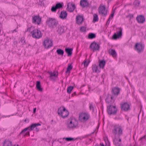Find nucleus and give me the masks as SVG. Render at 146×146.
<instances>
[{
  "mask_svg": "<svg viewBox=\"0 0 146 146\" xmlns=\"http://www.w3.org/2000/svg\"><path fill=\"white\" fill-rule=\"evenodd\" d=\"M113 133L115 136L120 137L123 134V129L121 126L118 125H115L112 130Z\"/></svg>",
  "mask_w": 146,
  "mask_h": 146,
  "instance_id": "1",
  "label": "nucleus"
},
{
  "mask_svg": "<svg viewBox=\"0 0 146 146\" xmlns=\"http://www.w3.org/2000/svg\"><path fill=\"white\" fill-rule=\"evenodd\" d=\"M46 23L49 27L53 29L58 24V21L54 18H49L46 20Z\"/></svg>",
  "mask_w": 146,
  "mask_h": 146,
  "instance_id": "2",
  "label": "nucleus"
},
{
  "mask_svg": "<svg viewBox=\"0 0 146 146\" xmlns=\"http://www.w3.org/2000/svg\"><path fill=\"white\" fill-rule=\"evenodd\" d=\"M78 125V122L74 118H70L68 121L67 127L70 129H73L76 128Z\"/></svg>",
  "mask_w": 146,
  "mask_h": 146,
  "instance_id": "3",
  "label": "nucleus"
},
{
  "mask_svg": "<svg viewBox=\"0 0 146 146\" xmlns=\"http://www.w3.org/2000/svg\"><path fill=\"white\" fill-rule=\"evenodd\" d=\"M58 115L63 118L67 117L69 114L68 112L64 107L59 108L58 110Z\"/></svg>",
  "mask_w": 146,
  "mask_h": 146,
  "instance_id": "4",
  "label": "nucleus"
},
{
  "mask_svg": "<svg viewBox=\"0 0 146 146\" xmlns=\"http://www.w3.org/2000/svg\"><path fill=\"white\" fill-rule=\"evenodd\" d=\"M117 109L116 106L109 105L107 106V111L108 115H115L117 113Z\"/></svg>",
  "mask_w": 146,
  "mask_h": 146,
  "instance_id": "5",
  "label": "nucleus"
},
{
  "mask_svg": "<svg viewBox=\"0 0 146 146\" xmlns=\"http://www.w3.org/2000/svg\"><path fill=\"white\" fill-rule=\"evenodd\" d=\"M89 117L88 113L85 112H82L79 114L78 119L82 122H84L87 121Z\"/></svg>",
  "mask_w": 146,
  "mask_h": 146,
  "instance_id": "6",
  "label": "nucleus"
},
{
  "mask_svg": "<svg viewBox=\"0 0 146 146\" xmlns=\"http://www.w3.org/2000/svg\"><path fill=\"white\" fill-rule=\"evenodd\" d=\"M98 11L100 14L103 16H106L107 14V10H106L104 5H101L98 9Z\"/></svg>",
  "mask_w": 146,
  "mask_h": 146,
  "instance_id": "7",
  "label": "nucleus"
},
{
  "mask_svg": "<svg viewBox=\"0 0 146 146\" xmlns=\"http://www.w3.org/2000/svg\"><path fill=\"white\" fill-rule=\"evenodd\" d=\"M114 98V97L111 95L108 94L105 99L106 103L110 105L112 104L115 102V99Z\"/></svg>",
  "mask_w": 146,
  "mask_h": 146,
  "instance_id": "8",
  "label": "nucleus"
},
{
  "mask_svg": "<svg viewBox=\"0 0 146 146\" xmlns=\"http://www.w3.org/2000/svg\"><path fill=\"white\" fill-rule=\"evenodd\" d=\"M120 108L121 110L124 111H127L130 110V106L127 102L121 103Z\"/></svg>",
  "mask_w": 146,
  "mask_h": 146,
  "instance_id": "9",
  "label": "nucleus"
},
{
  "mask_svg": "<svg viewBox=\"0 0 146 146\" xmlns=\"http://www.w3.org/2000/svg\"><path fill=\"white\" fill-rule=\"evenodd\" d=\"M31 33L33 37L36 38H39L42 36L40 31L36 29L33 30Z\"/></svg>",
  "mask_w": 146,
  "mask_h": 146,
  "instance_id": "10",
  "label": "nucleus"
},
{
  "mask_svg": "<svg viewBox=\"0 0 146 146\" xmlns=\"http://www.w3.org/2000/svg\"><path fill=\"white\" fill-rule=\"evenodd\" d=\"M76 8V7L74 3L69 2L67 4L66 9L70 12H73Z\"/></svg>",
  "mask_w": 146,
  "mask_h": 146,
  "instance_id": "11",
  "label": "nucleus"
},
{
  "mask_svg": "<svg viewBox=\"0 0 146 146\" xmlns=\"http://www.w3.org/2000/svg\"><path fill=\"white\" fill-rule=\"evenodd\" d=\"M41 19L39 15L34 16L32 17V22L33 24H36L38 25H40L41 22Z\"/></svg>",
  "mask_w": 146,
  "mask_h": 146,
  "instance_id": "12",
  "label": "nucleus"
},
{
  "mask_svg": "<svg viewBox=\"0 0 146 146\" xmlns=\"http://www.w3.org/2000/svg\"><path fill=\"white\" fill-rule=\"evenodd\" d=\"M119 29V31L117 32L116 33H114L112 37V39H116L122 36V29L121 28H120Z\"/></svg>",
  "mask_w": 146,
  "mask_h": 146,
  "instance_id": "13",
  "label": "nucleus"
},
{
  "mask_svg": "<svg viewBox=\"0 0 146 146\" xmlns=\"http://www.w3.org/2000/svg\"><path fill=\"white\" fill-rule=\"evenodd\" d=\"M120 89L118 88L114 87L113 88L111 91L112 95L114 97L117 96L119 93Z\"/></svg>",
  "mask_w": 146,
  "mask_h": 146,
  "instance_id": "14",
  "label": "nucleus"
},
{
  "mask_svg": "<svg viewBox=\"0 0 146 146\" xmlns=\"http://www.w3.org/2000/svg\"><path fill=\"white\" fill-rule=\"evenodd\" d=\"M48 73L50 75V80L54 82L55 81L57 77L58 74H56L55 72H48Z\"/></svg>",
  "mask_w": 146,
  "mask_h": 146,
  "instance_id": "15",
  "label": "nucleus"
},
{
  "mask_svg": "<svg viewBox=\"0 0 146 146\" xmlns=\"http://www.w3.org/2000/svg\"><path fill=\"white\" fill-rule=\"evenodd\" d=\"M64 29V27L63 26H58L56 30L58 34L60 35L64 33L65 32Z\"/></svg>",
  "mask_w": 146,
  "mask_h": 146,
  "instance_id": "16",
  "label": "nucleus"
},
{
  "mask_svg": "<svg viewBox=\"0 0 146 146\" xmlns=\"http://www.w3.org/2000/svg\"><path fill=\"white\" fill-rule=\"evenodd\" d=\"M121 139L120 137L117 138L115 136V138L113 139V143L116 146H118L120 144H121Z\"/></svg>",
  "mask_w": 146,
  "mask_h": 146,
  "instance_id": "17",
  "label": "nucleus"
},
{
  "mask_svg": "<svg viewBox=\"0 0 146 146\" xmlns=\"http://www.w3.org/2000/svg\"><path fill=\"white\" fill-rule=\"evenodd\" d=\"M53 44L52 41L48 38L45 39L43 42L44 46H52Z\"/></svg>",
  "mask_w": 146,
  "mask_h": 146,
  "instance_id": "18",
  "label": "nucleus"
},
{
  "mask_svg": "<svg viewBox=\"0 0 146 146\" xmlns=\"http://www.w3.org/2000/svg\"><path fill=\"white\" fill-rule=\"evenodd\" d=\"M83 19V16L80 15L77 16L76 17V23L78 25L81 24L82 23Z\"/></svg>",
  "mask_w": 146,
  "mask_h": 146,
  "instance_id": "19",
  "label": "nucleus"
},
{
  "mask_svg": "<svg viewBox=\"0 0 146 146\" xmlns=\"http://www.w3.org/2000/svg\"><path fill=\"white\" fill-rule=\"evenodd\" d=\"M88 2L86 0H81L80 1V5L83 8L88 7Z\"/></svg>",
  "mask_w": 146,
  "mask_h": 146,
  "instance_id": "20",
  "label": "nucleus"
},
{
  "mask_svg": "<svg viewBox=\"0 0 146 146\" xmlns=\"http://www.w3.org/2000/svg\"><path fill=\"white\" fill-rule=\"evenodd\" d=\"M67 13L65 11H61L60 12L59 17L62 19H65L66 18Z\"/></svg>",
  "mask_w": 146,
  "mask_h": 146,
  "instance_id": "21",
  "label": "nucleus"
},
{
  "mask_svg": "<svg viewBox=\"0 0 146 146\" xmlns=\"http://www.w3.org/2000/svg\"><path fill=\"white\" fill-rule=\"evenodd\" d=\"M73 50V48H65V50L68 56H71Z\"/></svg>",
  "mask_w": 146,
  "mask_h": 146,
  "instance_id": "22",
  "label": "nucleus"
},
{
  "mask_svg": "<svg viewBox=\"0 0 146 146\" xmlns=\"http://www.w3.org/2000/svg\"><path fill=\"white\" fill-rule=\"evenodd\" d=\"M134 49L138 53H140L143 51L144 46H134Z\"/></svg>",
  "mask_w": 146,
  "mask_h": 146,
  "instance_id": "23",
  "label": "nucleus"
},
{
  "mask_svg": "<svg viewBox=\"0 0 146 146\" xmlns=\"http://www.w3.org/2000/svg\"><path fill=\"white\" fill-rule=\"evenodd\" d=\"M41 124L38 123H33L31 124L29 127L28 130L29 131H32L34 130V128L38 126H40Z\"/></svg>",
  "mask_w": 146,
  "mask_h": 146,
  "instance_id": "24",
  "label": "nucleus"
},
{
  "mask_svg": "<svg viewBox=\"0 0 146 146\" xmlns=\"http://www.w3.org/2000/svg\"><path fill=\"white\" fill-rule=\"evenodd\" d=\"M136 19L138 22L139 23H143L145 21V18L143 16L140 15L137 16Z\"/></svg>",
  "mask_w": 146,
  "mask_h": 146,
  "instance_id": "25",
  "label": "nucleus"
},
{
  "mask_svg": "<svg viewBox=\"0 0 146 146\" xmlns=\"http://www.w3.org/2000/svg\"><path fill=\"white\" fill-rule=\"evenodd\" d=\"M12 142L9 140L5 139L3 143V146H12Z\"/></svg>",
  "mask_w": 146,
  "mask_h": 146,
  "instance_id": "26",
  "label": "nucleus"
},
{
  "mask_svg": "<svg viewBox=\"0 0 146 146\" xmlns=\"http://www.w3.org/2000/svg\"><path fill=\"white\" fill-rule=\"evenodd\" d=\"M36 89L40 92H42L43 90V89L41 87L40 82V81H37L36 84Z\"/></svg>",
  "mask_w": 146,
  "mask_h": 146,
  "instance_id": "27",
  "label": "nucleus"
},
{
  "mask_svg": "<svg viewBox=\"0 0 146 146\" xmlns=\"http://www.w3.org/2000/svg\"><path fill=\"white\" fill-rule=\"evenodd\" d=\"M99 66L100 68H104L105 64L106 63V61L105 60H100L99 61Z\"/></svg>",
  "mask_w": 146,
  "mask_h": 146,
  "instance_id": "28",
  "label": "nucleus"
},
{
  "mask_svg": "<svg viewBox=\"0 0 146 146\" xmlns=\"http://www.w3.org/2000/svg\"><path fill=\"white\" fill-rule=\"evenodd\" d=\"M108 53L109 54H111L113 57H115L117 56V54L116 52L114 50L111 49H109L108 50Z\"/></svg>",
  "mask_w": 146,
  "mask_h": 146,
  "instance_id": "29",
  "label": "nucleus"
},
{
  "mask_svg": "<svg viewBox=\"0 0 146 146\" xmlns=\"http://www.w3.org/2000/svg\"><path fill=\"white\" fill-rule=\"evenodd\" d=\"M100 48V46H89V49L93 52L97 50L99 51Z\"/></svg>",
  "mask_w": 146,
  "mask_h": 146,
  "instance_id": "30",
  "label": "nucleus"
},
{
  "mask_svg": "<svg viewBox=\"0 0 146 146\" xmlns=\"http://www.w3.org/2000/svg\"><path fill=\"white\" fill-rule=\"evenodd\" d=\"M92 69L93 72L98 73L100 72V71L98 69V66L95 64L92 65Z\"/></svg>",
  "mask_w": 146,
  "mask_h": 146,
  "instance_id": "31",
  "label": "nucleus"
},
{
  "mask_svg": "<svg viewBox=\"0 0 146 146\" xmlns=\"http://www.w3.org/2000/svg\"><path fill=\"white\" fill-rule=\"evenodd\" d=\"M56 52L58 54L63 56L64 53V51L61 49H58L56 50Z\"/></svg>",
  "mask_w": 146,
  "mask_h": 146,
  "instance_id": "32",
  "label": "nucleus"
},
{
  "mask_svg": "<svg viewBox=\"0 0 146 146\" xmlns=\"http://www.w3.org/2000/svg\"><path fill=\"white\" fill-rule=\"evenodd\" d=\"M96 37V35L93 33H91L89 34L88 38L89 39H92Z\"/></svg>",
  "mask_w": 146,
  "mask_h": 146,
  "instance_id": "33",
  "label": "nucleus"
},
{
  "mask_svg": "<svg viewBox=\"0 0 146 146\" xmlns=\"http://www.w3.org/2000/svg\"><path fill=\"white\" fill-rule=\"evenodd\" d=\"M72 68V64H69L67 68L66 71V73H67L68 72H70V70Z\"/></svg>",
  "mask_w": 146,
  "mask_h": 146,
  "instance_id": "34",
  "label": "nucleus"
},
{
  "mask_svg": "<svg viewBox=\"0 0 146 146\" xmlns=\"http://www.w3.org/2000/svg\"><path fill=\"white\" fill-rule=\"evenodd\" d=\"M74 87L72 86H69L67 88V91L68 94H70L71 91L73 89Z\"/></svg>",
  "mask_w": 146,
  "mask_h": 146,
  "instance_id": "35",
  "label": "nucleus"
},
{
  "mask_svg": "<svg viewBox=\"0 0 146 146\" xmlns=\"http://www.w3.org/2000/svg\"><path fill=\"white\" fill-rule=\"evenodd\" d=\"M98 15L96 14H94V15L93 21L95 22L98 21Z\"/></svg>",
  "mask_w": 146,
  "mask_h": 146,
  "instance_id": "36",
  "label": "nucleus"
},
{
  "mask_svg": "<svg viewBox=\"0 0 146 146\" xmlns=\"http://www.w3.org/2000/svg\"><path fill=\"white\" fill-rule=\"evenodd\" d=\"M89 104L90 110H92L93 112L94 111V108L92 104L90 103Z\"/></svg>",
  "mask_w": 146,
  "mask_h": 146,
  "instance_id": "37",
  "label": "nucleus"
},
{
  "mask_svg": "<svg viewBox=\"0 0 146 146\" xmlns=\"http://www.w3.org/2000/svg\"><path fill=\"white\" fill-rule=\"evenodd\" d=\"M65 139L67 141H74V138L72 137H66L64 138L63 139Z\"/></svg>",
  "mask_w": 146,
  "mask_h": 146,
  "instance_id": "38",
  "label": "nucleus"
},
{
  "mask_svg": "<svg viewBox=\"0 0 146 146\" xmlns=\"http://www.w3.org/2000/svg\"><path fill=\"white\" fill-rule=\"evenodd\" d=\"M62 5L60 3H58L56 4L55 5V7L57 9L62 8Z\"/></svg>",
  "mask_w": 146,
  "mask_h": 146,
  "instance_id": "39",
  "label": "nucleus"
},
{
  "mask_svg": "<svg viewBox=\"0 0 146 146\" xmlns=\"http://www.w3.org/2000/svg\"><path fill=\"white\" fill-rule=\"evenodd\" d=\"M133 4L135 6H138L140 4V2L136 0L134 1Z\"/></svg>",
  "mask_w": 146,
  "mask_h": 146,
  "instance_id": "40",
  "label": "nucleus"
},
{
  "mask_svg": "<svg viewBox=\"0 0 146 146\" xmlns=\"http://www.w3.org/2000/svg\"><path fill=\"white\" fill-rule=\"evenodd\" d=\"M29 127H27L23 129L22 130V131L21 132L19 133V135H21V134H23V133H25L26 131L27 130H28Z\"/></svg>",
  "mask_w": 146,
  "mask_h": 146,
  "instance_id": "41",
  "label": "nucleus"
},
{
  "mask_svg": "<svg viewBox=\"0 0 146 146\" xmlns=\"http://www.w3.org/2000/svg\"><path fill=\"white\" fill-rule=\"evenodd\" d=\"M80 31L82 32H84L86 31V29L84 27H81L80 29Z\"/></svg>",
  "mask_w": 146,
  "mask_h": 146,
  "instance_id": "42",
  "label": "nucleus"
},
{
  "mask_svg": "<svg viewBox=\"0 0 146 146\" xmlns=\"http://www.w3.org/2000/svg\"><path fill=\"white\" fill-rule=\"evenodd\" d=\"M33 27H31L29 28H28L27 30L26 31L29 32H31H31H33Z\"/></svg>",
  "mask_w": 146,
  "mask_h": 146,
  "instance_id": "43",
  "label": "nucleus"
},
{
  "mask_svg": "<svg viewBox=\"0 0 146 146\" xmlns=\"http://www.w3.org/2000/svg\"><path fill=\"white\" fill-rule=\"evenodd\" d=\"M20 42L22 43V45H25V40L24 38H22Z\"/></svg>",
  "mask_w": 146,
  "mask_h": 146,
  "instance_id": "44",
  "label": "nucleus"
},
{
  "mask_svg": "<svg viewBox=\"0 0 146 146\" xmlns=\"http://www.w3.org/2000/svg\"><path fill=\"white\" fill-rule=\"evenodd\" d=\"M57 9H56L55 6L52 7L51 8V11L53 12H55L56 11Z\"/></svg>",
  "mask_w": 146,
  "mask_h": 146,
  "instance_id": "45",
  "label": "nucleus"
},
{
  "mask_svg": "<svg viewBox=\"0 0 146 146\" xmlns=\"http://www.w3.org/2000/svg\"><path fill=\"white\" fill-rule=\"evenodd\" d=\"M90 46H99L98 44H97L95 41L92 42L90 44Z\"/></svg>",
  "mask_w": 146,
  "mask_h": 146,
  "instance_id": "46",
  "label": "nucleus"
},
{
  "mask_svg": "<svg viewBox=\"0 0 146 146\" xmlns=\"http://www.w3.org/2000/svg\"><path fill=\"white\" fill-rule=\"evenodd\" d=\"M90 61H89L88 62H86V61L85 60L84 63V66L87 67Z\"/></svg>",
  "mask_w": 146,
  "mask_h": 146,
  "instance_id": "47",
  "label": "nucleus"
},
{
  "mask_svg": "<svg viewBox=\"0 0 146 146\" xmlns=\"http://www.w3.org/2000/svg\"><path fill=\"white\" fill-rule=\"evenodd\" d=\"M113 15H114V13H111L108 19H112L113 16Z\"/></svg>",
  "mask_w": 146,
  "mask_h": 146,
  "instance_id": "48",
  "label": "nucleus"
},
{
  "mask_svg": "<svg viewBox=\"0 0 146 146\" xmlns=\"http://www.w3.org/2000/svg\"><path fill=\"white\" fill-rule=\"evenodd\" d=\"M27 135L30 136V133L29 131L27 132L24 135V136H25Z\"/></svg>",
  "mask_w": 146,
  "mask_h": 146,
  "instance_id": "49",
  "label": "nucleus"
},
{
  "mask_svg": "<svg viewBox=\"0 0 146 146\" xmlns=\"http://www.w3.org/2000/svg\"><path fill=\"white\" fill-rule=\"evenodd\" d=\"M135 46H142L141 43H137L135 44Z\"/></svg>",
  "mask_w": 146,
  "mask_h": 146,
  "instance_id": "50",
  "label": "nucleus"
},
{
  "mask_svg": "<svg viewBox=\"0 0 146 146\" xmlns=\"http://www.w3.org/2000/svg\"><path fill=\"white\" fill-rule=\"evenodd\" d=\"M35 128L36 131L37 132L39 130V129L37 127H36Z\"/></svg>",
  "mask_w": 146,
  "mask_h": 146,
  "instance_id": "51",
  "label": "nucleus"
},
{
  "mask_svg": "<svg viewBox=\"0 0 146 146\" xmlns=\"http://www.w3.org/2000/svg\"><path fill=\"white\" fill-rule=\"evenodd\" d=\"M36 108H35L33 109V113H35V112H36Z\"/></svg>",
  "mask_w": 146,
  "mask_h": 146,
  "instance_id": "52",
  "label": "nucleus"
},
{
  "mask_svg": "<svg viewBox=\"0 0 146 146\" xmlns=\"http://www.w3.org/2000/svg\"><path fill=\"white\" fill-rule=\"evenodd\" d=\"M145 135H144V136L143 137H141L140 138V140H141L142 139H143V138H145Z\"/></svg>",
  "mask_w": 146,
  "mask_h": 146,
  "instance_id": "53",
  "label": "nucleus"
},
{
  "mask_svg": "<svg viewBox=\"0 0 146 146\" xmlns=\"http://www.w3.org/2000/svg\"><path fill=\"white\" fill-rule=\"evenodd\" d=\"M110 19H108V21H107V23H106V24H109L110 22Z\"/></svg>",
  "mask_w": 146,
  "mask_h": 146,
  "instance_id": "54",
  "label": "nucleus"
},
{
  "mask_svg": "<svg viewBox=\"0 0 146 146\" xmlns=\"http://www.w3.org/2000/svg\"><path fill=\"white\" fill-rule=\"evenodd\" d=\"M17 32V31H16L15 29L12 31V33H13L14 32Z\"/></svg>",
  "mask_w": 146,
  "mask_h": 146,
  "instance_id": "55",
  "label": "nucleus"
},
{
  "mask_svg": "<svg viewBox=\"0 0 146 146\" xmlns=\"http://www.w3.org/2000/svg\"><path fill=\"white\" fill-rule=\"evenodd\" d=\"M45 47V48L46 49H48L50 48V47L51 46H44Z\"/></svg>",
  "mask_w": 146,
  "mask_h": 146,
  "instance_id": "56",
  "label": "nucleus"
},
{
  "mask_svg": "<svg viewBox=\"0 0 146 146\" xmlns=\"http://www.w3.org/2000/svg\"><path fill=\"white\" fill-rule=\"evenodd\" d=\"M100 146H105L104 144L103 143H100Z\"/></svg>",
  "mask_w": 146,
  "mask_h": 146,
  "instance_id": "57",
  "label": "nucleus"
},
{
  "mask_svg": "<svg viewBox=\"0 0 146 146\" xmlns=\"http://www.w3.org/2000/svg\"><path fill=\"white\" fill-rule=\"evenodd\" d=\"M90 135H87L86 136H85L84 137V138H85L88 136H89Z\"/></svg>",
  "mask_w": 146,
  "mask_h": 146,
  "instance_id": "58",
  "label": "nucleus"
},
{
  "mask_svg": "<svg viewBox=\"0 0 146 146\" xmlns=\"http://www.w3.org/2000/svg\"><path fill=\"white\" fill-rule=\"evenodd\" d=\"M129 17H130V18H131V17H132V16H131V15H128V16H127V17H129Z\"/></svg>",
  "mask_w": 146,
  "mask_h": 146,
  "instance_id": "59",
  "label": "nucleus"
},
{
  "mask_svg": "<svg viewBox=\"0 0 146 146\" xmlns=\"http://www.w3.org/2000/svg\"><path fill=\"white\" fill-rule=\"evenodd\" d=\"M24 121L25 122H27V119H25V120H24Z\"/></svg>",
  "mask_w": 146,
  "mask_h": 146,
  "instance_id": "60",
  "label": "nucleus"
},
{
  "mask_svg": "<svg viewBox=\"0 0 146 146\" xmlns=\"http://www.w3.org/2000/svg\"><path fill=\"white\" fill-rule=\"evenodd\" d=\"M122 146L121 145V144H120L119 145H118V146Z\"/></svg>",
  "mask_w": 146,
  "mask_h": 146,
  "instance_id": "61",
  "label": "nucleus"
},
{
  "mask_svg": "<svg viewBox=\"0 0 146 146\" xmlns=\"http://www.w3.org/2000/svg\"><path fill=\"white\" fill-rule=\"evenodd\" d=\"M53 121V120L52 119V120H51V122H52Z\"/></svg>",
  "mask_w": 146,
  "mask_h": 146,
  "instance_id": "62",
  "label": "nucleus"
},
{
  "mask_svg": "<svg viewBox=\"0 0 146 146\" xmlns=\"http://www.w3.org/2000/svg\"><path fill=\"white\" fill-rule=\"evenodd\" d=\"M14 146H15V145H14ZM16 146H19L18 145H17Z\"/></svg>",
  "mask_w": 146,
  "mask_h": 146,
  "instance_id": "63",
  "label": "nucleus"
},
{
  "mask_svg": "<svg viewBox=\"0 0 146 146\" xmlns=\"http://www.w3.org/2000/svg\"><path fill=\"white\" fill-rule=\"evenodd\" d=\"M74 93L75 94V95H76V92H74Z\"/></svg>",
  "mask_w": 146,
  "mask_h": 146,
  "instance_id": "64",
  "label": "nucleus"
}]
</instances>
